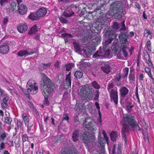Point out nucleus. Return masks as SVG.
I'll return each instance as SVG.
<instances>
[{"mask_svg":"<svg viewBox=\"0 0 154 154\" xmlns=\"http://www.w3.org/2000/svg\"><path fill=\"white\" fill-rule=\"evenodd\" d=\"M41 84L42 93L44 97L43 104L46 106H48L50 103L48 100V98L49 94L54 91V85L51 80L45 74H43Z\"/></svg>","mask_w":154,"mask_h":154,"instance_id":"obj_1","label":"nucleus"},{"mask_svg":"<svg viewBox=\"0 0 154 154\" xmlns=\"http://www.w3.org/2000/svg\"><path fill=\"white\" fill-rule=\"evenodd\" d=\"M124 121L127 124H123V128L122 129V135L126 144H127V140L126 137V133H128L131 131L129 125L133 130L140 131L141 128L138 125L137 121L134 116L131 115H128L124 117Z\"/></svg>","mask_w":154,"mask_h":154,"instance_id":"obj_2","label":"nucleus"},{"mask_svg":"<svg viewBox=\"0 0 154 154\" xmlns=\"http://www.w3.org/2000/svg\"><path fill=\"white\" fill-rule=\"evenodd\" d=\"M105 34V43L103 45V50H100L97 51L93 55V58L97 59L103 58L107 57L109 55L108 52L104 50L106 47L110 43L112 40L116 37V35L115 34L113 31L109 28L106 31Z\"/></svg>","mask_w":154,"mask_h":154,"instance_id":"obj_3","label":"nucleus"},{"mask_svg":"<svg viewBox=\"0 0 154 154\" xmlns=\"http://www.w3.org/2000/svg\"><path fill=\"white\" fill-rule=\"evenodd\" d=\"M124 7L119 1L113 2L110 5V10L113 11L111 14L112 18L116 19H120L122 16V13Z\"/></svg>","mask_w":154,"mask_h":154,"instance_id":"obj_4","label":"nucleus"},{"mask_svg":"<svg viewBox=\"0 0 154 154\" xmlns=\"http://www.w3.org/2000/svg\"><path fill=\"white\" fill-rule=\"evenodd\" d=\"M114 85L113 83H109L107 85V90L109 92L111 101L113 102L117 105L118 103V96L117 88L116 87L113 88Z\"/></svg>","mask_w":154,"mask_h":154,"instance_id":"obj_5","label":"nucleus"},{"mask_svg":"<svg viewBox=\"0 0 154 154\" xmlns=\"http://www.w3.org/2000/svg\"><path fill=\"white\" fill-rule=\"evenodd\" d=\"M80 23L83 24L84 26L87 28L89 27L92 33H98L100 32L103 27L104 26V25H102L100 22L99 24L91 23L90 22L87 23L84 21L83 20L80 21Z\"/></svg>","mask_w":154,"mask_h":154,"instance_id":"obj_6","label":"nucleus"},{"mask_svg":"<svg viewBox=\"0 0 154 154\" xmlns=\"http://www.w3.org/2000/svg\"><path fill=\"white\" fill-rule=\"evenodd\" d=\"M36 83L35 82L32 80H29L27 85V90L23 88L22 90L25 95L29 94V93L32 94H36L38 89V87L36 85Z\"/></svg>","mask_w":154,"mask_h":154,"instance_id":"obj_7","label":"nucleus"},{"mask_svg":"<svg viewBox=\"0 0 154 154\" xmlns=\"http://www.w3.org/2000/svg\"><path fill=\"white\" fill-rule=\"evenodd\" d=\"M102 134L103 135L104 138L100 136L98 137V147L99 148V149L100 151V153L104 154L105 153V146L106 141L108 144L109 143V137L107 136L105 131H103Z\"/></svg>","mask_w":154,"mask_h":154,"instance_id":"obj_8","label":"nucleus"},{"mask_svg":"<svg viewBox=\"0 0 154 154\" xmlns=\"http://www.w3.org/2000/svg\"><path fill=\"white\" fill-rule=\"evenodd\" d=\"M46 13V9L45 8H41L35 13L31 12L28 17L29 19H38L44 16Z\"/></svg>","mask_w":154,"mask_h":154,"instance_id":"obj_9","label":"nucleus"},{"mask_svg":"<svg viewBox=\"0 0 154 154\" xmlns=\"http://www.w3.org/2000/svg\"><path fill=\"white\" fill-rule=\"evenodd\" d=\"M80 92L85 95V97L87 100H90L92 99L93 91L89 87L84 86L82 87L80 89Z\"/></svg>","mask_w":154,"mask_h":154,"instance_id":"obj_10","label":"nucleus"},{"mask_svg":"<svg viewBox=\"0 0 154 154\" xmlns=\"http://www.w3.org/2000/svg\"><path fill=\"white\" fill-rule=\"evenodd\" d=\"M93 121L90 118H87L83 124V127L84 130H89L92 131H95L93 124Z\"/></svg>","mask_w":154,"mask_h":154,"instance_id":"obj_11","label":"nucleus"},{"mask_svg":"<svg viewBox=\"0 0 154 154\" xmlns=\"http://www.w3.org/2000/svg\"><path fill=\"white\" fill-rule=\"evenodd\" d=\"M77 8V7L73 5H71L64 11L63 14V16L67 18L73 16L74 14V11Z\"/></svg>","mask_w":154,"mask_h":154,"instance_id":"obj_12","label":"nucleus"},{"mask_svg":"<svg viewBox=\"0 0 154 154\" xmlns=\"http://www.w3.org/2000/svg\"><path fill=\"white\" fill-rule=\"evenodd\" d=\"M84 143L86 144L88 143L93 144L94 141V136L92 134L86 131L82 135Z\"/></svg>","mask_w":154,"mask_h":154,"instance_id":"obj_13","label":"nucleus"},{"mask_svg":"<svg viewBox=\"0 0 154 154\" xmlns=\"http://www.w3.org/2000/svg\"><path fill=\"white\" fill-rule=\"evenodd\" d=\"M128 32H121L119 35L121 45H128L129 42L128 41Z\"/></svg>","mask_w":154,"mask_h":154,"instance_id":"obj_14","label":"nucleus"},{"mask_svg":"<svg viewBox=\"0 0 154 154\" xmlns=\"http://www.w3.org/2000/svg\"><path fill=\"white\" fill-rule=\"evenodd\" d=\"M83 48H82L83 53L86 55L87 56H89L91 55L93 52V48L86 44H83L82 45Z\"/></svg>","mask_w":154,"mask_h":154,"instance_id":"obj_15","label":"nucleus"},{"mask_svg":"<svg viewBox=\"0 0 154 154\" xmlns=\"http://www.w3.org/2000/svg\"><path fill=\"white\" fill-rule=\"evenodd\" d=\"M1 97H2L1 105V107L3 109L8 108L9 106L7 102L10 99V97L7 94L4 93Z\"/></svg>","mask_w":154,"mask_h":154,"instance_id":"obj_16","label":"nucleus"},{"mask_svg":"<svg viewBox=\"0 0 154 154\" xmlns=\"http://www.w3.org/2000/svg\"><path fill=\"white\" fill-rule=\"evenodd\" d=\"M59 154H80L79 152L76 149H72L69 148L62 149Z\"/></svg>","mask_w":154,"mask_h":154,"instance_id":"obj_17","label":"nucleus"},{"mask_svg":"<svg viewBox=\"0 0 154 154\" xmlns=\"http://www.w3.org/2000/svg\"><path fill=\"white\" fill-rule=\"evenodd\" d=\"M9 50V48L7 43H5L0 46V53L3 54H7Z\"/></svg>","mask_w":154,"mask_h":154,"instance_id":"obj_18","label":"nucleus"},{"mask_svg":"<svg viewBox=\"0 0 154 154\" xmlns=\"http://www.w3.org/2000/svg\"><path fill=\"white\" fill-rule=\"evenodd\" d=\"M119 91L120 97L124 98L128 94L129 90L127 88L123 86L120 88Z\"/></svg>","mask_w":154,"mask_h":154,"instance_id":"obj_19","label":"nucleus"},{"mask_svg":"<svg viewBox=\"0 0 154 154\" xmlns=\"http://www.w3.org/2000/svg\"><path fill=\"white\" fill-rule=\"evenodd\" d=\"M35 53L36 52L32 51H29L28 50H23L19 51L17 52V55L18 56L21 57L23 56H27Z\"/></svg>","mask_w":154,"mask_h":154,"instance_id":"obj_20","label":"nucleus"},{"mask_svg":"<svg viewBox=\"0 0 154 154\" xmlns=\"http://www.w3.org/2000/svg\"><path fill=\"white\" fill-rule=\"evenodd\" d=\"M18 11L19 13L21 15H23L26 13L27 11L26 6L23 4L19 5L18 6Z\"/></svg>","mask_w":154,"mask_h":154,"instance_id":"obj_21","label":"nucleus"},{"mask_svg":"<svg viewBox=\"0 0 154 154\" xmlns=\"http://www.w3.org/2000/svg\"><path fill=\"white\" fill-rule=\"evenodd\" d=\"M17 30L21 33L25 32L27 29L28 27L26 24H18L17 26Z\"/></svg>","mask_w":154,"mask_h":154,"instance_id":"obj_22","label":"nucleus"},{"mask_svg":"<svg viewBox=\"0 0 154 154\" xmlns=\"http://www.w3.org/2000/svg\"><path fill=\"white\" fill-rule=\"evenodd\" d=\"M85 103L82 104V103H76L75 105V108L76 110L80 111H85L86 108Z\"/></svg>","mask_w":154,"mask_h":154,"instance_id":"obj_23","label":"nucleus"},{"mask_svg":"<svg viewBox=\"0 0 154 154\" xmlns=\"http://www.w3.org/2000/svg\"><path fill=\"white\" fill-rule=\"evenodd\" d=\"M128 45H121L120 48V52H122L124 56L126 57L128 55V53L126 51L127 49H128Z\"/></svg>","mask_w":154,"mask_h":154,"instance_id":"obj_24","label":"nucleus"},{"mask_svg":"<svg viewBox=\"0 0 154 154\" xmlns=\"http://www.w3.org/2000/svg\"><path fill=\"white\" fill-rule=\"evenodd\" d=\"M110 68L109 65L107 63L104 64L101 66V70L106 74H108L110 72Z\"/></svg>","mask_w":154,"mask_h":154,"instance_id":"obj_25","label":"nucleus"},{"mask_svg":"<svg viewBox=\"0 0 154 154\" xmlns=\"http://www.w3.org/2000/svg\"><path fill=\"white\" fill-rule=\"evenodd\" d=\"M51 65V63H42L39 66V69L42 71L49 67Z\"/></svg>","mask_w":154,"mask_h":154,"instance_id":"obj_26","label":"nucleus"},{"mask_svg":"<svg viewBox=\"0 0 154 154\" xmlns=\"http://www.w3.org/2000/svg\"><path fill=\"white\" fill-rule=\"evenodd\" d=\"M79 130L78 129H75L73 132L72 137L74 141L76 142L78 140L79 136Z\"/></svg>","mask_w":154,"mask_h":154,"instance_id":"obj_27","label":"nucleus"},{"mask_svg":"<svg viewBox=\"0 0 154 154\" xmlns=\"http://www.w3.org/2000/svg\"><path fill=\"white\" fill-rule=\"evenodd\" d=\"M73 45L74 46V50L75 52H81L82 51V48H83V47L82 46L81 48L79 43L74 42H73Z\"/></svg>","mask_w":154,"mask_h":154,"instance_id":"obj_28","label":"nucleus"},{"mask_svg":"<svg viewBox=\"0 0 154 154\" xmlns=\"http://www.w3.org/2000/svg\"><path fill=\"white\" fill-rule=\"evenodd\" d=\"M21 116L23 120L25 125L31 122L29 121V117L27 116L26 114L24 113H22L21 114Z\"/></svg>","mask_w":154,"mask_h":154,"instance_id":"obj_29","label":"nucleus"},{"mask_svg":"<svg viewBox=\"0 0 154 154\" xmlns=\"http://www.w3.org/2000/svg\"><path fill=\"white\" fill-rule=\"evenodd\" d=\"M33 124L34 122H32L31 123L25 125L27 128V131L28 133L31 134L33 133V130L32 128Z\"/></svg>","mask_w":154,"mask_h":154,"instance_id":"obj_30","label":"nucleus"},{"mask_svg":"<svg viewBox=\"0 0 154 154\" xmlns=\"http://www.w3.org/2000/svg\"><path fill=\"white\" fill-rule=\"evenodd\" d=\"M111 139L112 141H116L118 137V134L115 131L112 132L110 134Z\"/></svg>","mask_w":154,"mask_h":154,"instance_id":"obj_31","label":"nucleus"},{"mask_svg":"<svg viewBox=\"0 0 154 154\" xmlns=\"http://www.w3.org/2000/svg\"><path fill=\"white\" fill-rule=\"evenodd\" d=\"M125 104L127 110L129 111H130L131 109L134 106V105L132 104V103L128 100L125 101Z\"/></svg>","mask_w":154,"mask_h":154,"instance_id":"obj_32","label":"nucleus"},{"mask_svg":"<svg viewBox=\"0 0 154 154\" xmlns=\"http://www.w3.org/2000/svg\"><path fill=\"white\" fill-rule=\"evenodd\" d=\"M38 31L37 27L36 25H33L29 31L28 34L31 35L32 34L35 33Z\"/></svg>","mask_w":154,"mask_h":154,"instance_id":"obj_33","label":"nucleus"},{"mask_svg":"<svg viewBox=\"0 0 154 154\" xmlns=\"http://www.w3.org/2000/svg\"><path fill=\"white\" fill-rule=\"evenodd\" d=\"M83 75V72L80 70L77 71L75 72L74 76L75 78L78 79H81Z\"/></svg>","mask_w":154,"mask_h":154,"instance_id":"obj_34","label":"nucleus"},{"mask_svg":"<svg viewBox=\"0 0 154 154\" xmlns=\"http://www.w3.org/2000/svg\"><path fill=\"white\" fill-rule=\"evenodd\" d=\"M125 20H124L121 23H120V28L119 31L121 32H125L126 30V29L125 27Z\"/></svg>","mask_w":154,"mask_h":154,"instance_id":"obj_35","label":"nucleus"},{"mask_svg":"<svg viewBox=\"0 0 154 154\" xmlns=\"http://www.w3.org/2000/svg\"><path fill=\"white\" fill-rule=\"evenodd\" d=\"M74 64L72 63H69L65 64L64 66L66 67V70L67 71L71 70L72 68L74 66Z\"/></svg>","mask_w":154,"mask_h":154,"instance_id":"obj_36","label":"nucleus"},{"mask_svg":"<svg viewBox=\"0 0 154 154\" xmlns=\"http://www.w3.org/2000/svg\"><path fill=\"white\" fill-rule=\"evenodd\" d=\"M132 70H130V73L129 75V81L131 82L133 81H135V77L134 73H132Z\"/></svg>","mask_w":154,"mask_h":154,"instance_id":"obj_37","label":"nucleus"},{"mask_svg":"<svg viewBox=\"0 0 154 154\" xmlns=\"http://www.w3.org/2000/svg\"><path fill=\"white\" fill-rule=\"evenodd\" d=\"M8 135V134L5 131H2L0 136V138L2 140L4 141Z\"/></svg>","mask_w":154,"mask_h":154,"instance_id":"obj_38","label":"nucleus"},{"mask_svg":"<svg viewBox=\"0 0 154 154\" xmlns=\"http://www.w3.org/2000/svg\"><path fill=\"white\" fill-rule=\"evenodd\" d=\"M116 146L115 144H113L111 147V148H109L108 150L110 154H111H111H114L116 153Z\"/></svg>","mask_w":154,"mask_h":154,"instance_id":"obj_39","label":"nucleus"},{"mask_svg":"<svg viewBox=\"0 0 154 154\" xmlns=\"http://www.w3.org/2000/svg\"><path fill=\"white\" fill-rule=\"evenodd\" d=\"M60 37L63 38L64 39H68V38H72L73 37V36L70 34L64 33L61 34Z\"/></svg>","mask_w":154,"mask_h":154,"instance_id":"obj_40","label":"nucleus"},{"mask_svg":"<svg viewBox=\"0 0 154 154\" xmlns=\"http://www.w3.org/2000/svg\"><path fill=\"white\" fill-rule=\"evenodd\" d=\"M16 6V3L14 2H12L11 4L10 7V11H13L15 9Z\"/></svg>","mask_w":154,"mask_h":154,"instance_id":"obj_41","label":"nucleus"},{"mask_svg":"<svg viewBox=\"0 0 154 154\" xmlns=\"http://www.w3.org/2000/svg\"><path fill=\"white\" fill-rule=\"evenodd\" d=\"M129 68L128 67H125L124 69V73L122 75V77L123 79L127 77L128 75L129 72Z\"/></svg>","mask_w":154,"mask_h":154,"instance_id":"obj_42","label":"nucleus"},{"mask_svg":"<svg viewBox=\"0 0 154 154\" xmlns=\"http://www.w3.org/2000/svg\"><path fill=\"white\" fill-rule=\"evenodd\" d=\"M91 85L96 89H99L100 88V85L95 81H94L92 82Z\"/></svg>","mask_w":154,"mask_h":154,"instance_id":"obj_43","label":"nucleus"},{"mask_svg":"<svg viewBox=\"0 0 154 154\" xmlns=\"http://www.w3.org/2000/svg\"><path fill=\"white\" fill-rule=\"evenodd\" d=\"M112 27L114 30H117L120 28V23L119 24L116 22H114Z\"/></svg>","mask_w":154,"mask_h":154,"instance_id":"obj_44","label":"nucleus"},{"mask_svg":"<svg viewBox=\"0 0 154 154\" xmlns=\"http://www.w3.org/2000/svg\"><path fill=\"white\" fill-rule=\"evenodd\" d=\"M66 85L68 87H71V79L70 78L66 77Z\"/></svg>","mask_w":154,"mask_h":154,"instance_id":"obj_45","label":"nucleus"},{"mask_svg":"<svg viewBox=\"0 0 154 154\" xmlns=\"http://www.w3.org/2000/svg\"><path fill=\"white\" fill-rule=\"evenodd\" d=\"M5 122L9 125H11L12 119L11 117H6L5 118Z\"/></svg>","mask_w":154,"mask_h":154,"instance_id":"obj_46","label":"nucleus"},{"mask_svg":"<svg viewBox=\"0 0 154 154\" xmlns=\"http://www.w3.org/2000/svg\"><path fill=\"white\" fill-rule=\"evenodd\" d=\"M90 64L89 63L82 62H81L80 66L82 68L84 69L85 68L88 67Z\"/></svg>","mask_w":154,"mask_h":154,"instance_id":"obj_47","label":"nucleus"},{"mask_svg":"<svg viewBox=\"0 0 154 154\" xmlns=\"http://www.w3.org/2000/svg\"><path fill=\"white\" fill-rule=\"evenodd\" d=\"M121 75L120 73H119L116 74L114 80L116 82H119L120 81L121 78Z\"/></svg>","mask_w":154,"mask_h":154,"instance_id":"obj_48","label":"nucleus"},{"mask_svg":"<svg viewBox=\"0 0 154 154\" xmlns=\"http://www.w3.org/2000/svg\"><path fill=\"white\" fill-rule=\"evenodd\" d=\"M23 125V122L20 119H17V128L19 129H21Z\"/></svg>","mask_w":154,"mask_h":154,"instance_id":"obj_49","label":"nucleus"},{"mask_svg":"<svg viewBox=\"0 0 154 154\" xmlns=\"http://www.w3.org/2000/svg\"><path fill=\"white\" fill-rule=\"evenodd\" d=\"M22 139L23 141V145H24V142L28 141V136L26 134H23L22 136Z\"/></svg>","mask_w":154,"mask_h":154,"instance_id":"obj_50","label":"nucleus"},{"mask_svg":"<svg viewBox=\"0 0 154 154\" xmlns=\"http://www.w3.org/2000/svg\"><path fill=\"white\" fill-rule=\"evenodd\" d=\"M96 92V94L95 95V97H94V99L95 100L98 101L100 95V93L99 90H97Z\"/></svg>","mask_w":154,"mask_h":154,"instance_id":"obj_51","label":"nucleus"},{"mask_svg":"<svg viewBox=\"0 0 154 154\" xmlns=\"http://www.w3.org/2000/svg\"><path fill=\"white\" fill-rule=\"evenodd\" d=\"M144 36L145 37H147L149 35L151 34V33L150 31L147 29H145L144 31Z\"/></svg>","mask_w":154,"mask_h":154,"instance_id":"obj_52","label":"nucleus"},{"mask_svg":"<svg viewBox=\"0 0 154 154\" xmlns=\"http://www.w3.org/2000/svg\"><path fill=\"white\" fill-rule=\"evenodd\" d=\"M146 45L147 46V48L148 50L149 51H150L151 49V42L150 40H149L147 41Z\"/></svg>","mask_w":154,"mask_h":154,"instance_id":"obj_53","label":"nucleus"},{"mask_svg":"<svg viewBox=\"0 0 154 154\" xmlns=\"http://www.w3.org/2000/svg\"><path fill=\"white\" fill-rule=\"evenodd\" d=\"M117 152L118 154H121V146L120 144H118L117 147Z\"/></svg>","mask_w":154,"mask_h":154,"instance_id":"obj_54","label":"nucleus"},{"mask_svg":"<svg viewBox=\"0 0 154 154\" xmlns=\"http://www.w3.org/2000/svg\"><path fill=\"white\" fill-rule=\"evenodd\" d=\"M39 127L41 133L42 134L44 133L45 130H44L43 125L42 123L39 124Z\"/></svg>","mask_w":154,"mask_h":154,"instance_id":"obj_55","label":"nucleus"},{"mask_svg":"<svg viewBox=\"0 0 154 154\" xmlns=\"http://www.w3.org/2000/svg\"><path fill=\"white\" fill-rule=\"evenodd\" d=\"M5 144L4 142H2L0 143V150H2L5 149Z\"/></svg>","mask_w":154,"mask_h":154,"instance_id":"obj_56","label":"nucleus"},{"mask_svg":"<svg viewBox=\"0 0 154 154\" xmlns=\"http://www.w3.org/2000/svg\"><path fill=\"white\" fill-rule=\"evenodd\" d=\"M8 0H1L0 3L1 5L2 6L6 4L8 2Z\"/></svg>","mask_w":154,"mask_h":154,"instance_id":"obj_57","label":"nucleus"},{"mask_svg":"<svg viewBox=\"0 0 154 154\" xmlns=\"http://www.w3.org/2000/svg\"><path fill=\"white\" fill-rule=\"evenodd\" d=\"M144 135V139L145 140H148L149 139V137L147 133L146 132H145L143 134Z\"/></svg>","mask_w":154,"mask_h":154,"instance_id":"obj_58","label":"nucleus"},{"mask_svg":"<svg viewBox=\"0 0 154 154\" xmlns=\"http://www.w3.org/2000/svg\"><path fill=\"white\" fill-rule=\"evenodd\" d=\"M36 153V154H43V150L41 148H39Z\"/></svg>","mask_w":154,"mask_h":154,"instance_id":"obj_59","label":"nucleus"},{"mask_svg":"<svg viewBox=\"0 0 154 154\" xmlns=\"http://www.w3.org/2000/svg\"><path fill=\"white\" fill-rule=\"evenodd\" d=\"M146 63L150 66L151 67H153V65L152 64L151 60L150 59L146 61Z\"/></svg>","mask_w":154,"mask_h":154,"instance_id":"obj_60","label":"nucleus"},{"mask_svg":"<svg viewBox=\"0 0 154 154\" xmlns=\"http://www.w3.org/2000/svg\"><path fill=\"white\" fill-rule=\"evenodd\" d=\"M148 75L149 77L152 79V82H153L154 81V79L153 78L151 73L150 71H149L148 72Z\"/></svg>","mask_w":154,"mask_h":154,"instance_id":"obj_61","label":"nucleus"},{"mask_svg":"<svg viewBox=\"0 0 154 154\" xmlns=\"http://www.w3.org/2000/svg\"><path fill=\"white\" fill-rule=\"evenodd\" d=\"M135 94H136V98H137V99L138 100V102L139 103H140V99H139V95H138V91H137V90L136 91V92H135Z\"/></svg>","mask_w":154,"mask_h":154,"instance_id":"obj_62","label":"nucleus"},{"mask_svg":"<svg viewBox=\"0 0 154 154\" xmlns=\"http://www.w3.org/2000/svg\"><path fill=\"white\" fill-rule=\"evenodd\" d=\"M144 76L142 74H141L140 75L139 78L140 80L143 81L144 80Z\"/></svg>","mask_w":154,"mask_h":154,"instance_id":"obj_63","label":"nucleus"},{"mask_svg":"<svg viewBox=\"0 0 154 154\" xmlns=\"http://www.w3.org/2000/svg\"><path fill=\"white\" fill-rule=\"evenodd\" d=\"M66 31H65L64 29L61 28H60L58 30V32L59 33H62L63 32H65Z\"/></svg>","mask_w":154,"mask_h":154,"instance_id":"obj_64","label":"nucleus"}]
</instances>
